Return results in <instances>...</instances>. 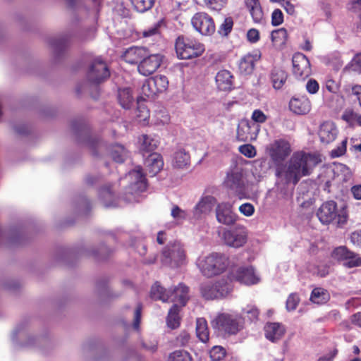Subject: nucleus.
Segmentation results:
<instances>
[{
  "mask_svg": "<svg viewBox=\"0 0 361 361\" xmlns=\"http://www.w3.org/2000/svg\"><path fill=\"white\" fill-rule=\"evenodd\" d=\"M322 162L319 154L303 151L295 152L289 159L283 175L286 183L297 185L303 176H310L313 169Z\"/></svg>",
  "mask_w": 361,
  "mask_h": 361,
  "instance_id": "obj_1",
  "label": "nucleus"
},
{
  "mask_svg": "<svg viewBox=\"0 0 361 361\" xmlns=\"http://www.w3.org/2000/svg\"><path fill=\"white\" fill-rule=\"evenodd\" d=\"M175 50L179 59L197 58L204 52V45L195 37L179 35L175 41Z\"/></svg>",
  "mask_w": 361,
  "mask_h": 361,
  "instance_id": "obj_2",
  "label": "nucleus"
},
{
  "mask_svg": "<svg viewBox=\"0 0 361 361\" xmlns=\"http://www.w3.org/2000/svg\"><path fill=\"white\" fill-rule=\"evenodd\" d=\"M211 324L214 329L224 335H235L243 329L244 319L238 314L221 313Z\"/></svg>",
  "mask_w": 361,
  "mask_h": 361,
  "instance_id": "obj_3",
  "label": "nucleus"
},
{
  "mask_svg": "<svg viewBox=\"0 0 361 361\" xmlns=\"http://www.w3.org/2000/svg\"><path fill=\"white\" fill-rule=\"evenodd\" d=\"M317 216L319 220L323 224H329L334 220H336V224L338 227L345 225L348 221V212L343 209L338 212L337 204L333 200L324 202L317 212Z\"/></svg>",
  "mask_w": 361,
  "mask_h": 361,
  "instance_id": "obj_4",
  "label": "nucleus"
},
{
  "mask_svg": "<svg viewBox=\"0 0 361 361\" xmlns=\"http://www.w3.org/2000/svg\"><path fill=\"white\" fill-rule=\"evenodd\" d=\"M228 264V257L220 253H212L204 259H199L197 265L207 277H212L223 273Z\"/></svg>",
  "mask_w": 361,
  "mask_h": 361,
  "instance_id": "obj_5",
  "label": "nucleus"
},
{
  "mask_svg": "<svg viewBox=\"0 0 361 361\" xmlns=\"http://www.w3.org/2000/svg\"><path fill=\"white\" fill-rule=\"evenodd\" d=\"M267 152L276 166V176L281 177L283 175V168H284L281 163L292 152L290 142L285 139L275 140L267 147Z\"/></svg>",
  "mask_w": 361,
  "mask_h": 361,
  "instance_id": "obj_6",
  "label": "nucleus"
},
{
  "mask_svg": "<svg viewBox=\"0 0 361 361\" xmlns=\"http://www.w3.org/2000/svg\"><path fill=\"white\" fill-rule=\"evenodd\" d=\"M185 250L180 242L168 244L161 252V262L164 266L178 267L185 264Z\"/></svg>",
  "mask_w": 361,
  "mask_h": 361,
  "instance_id": "obj_7",
  "label": "nucleus"
},
{
  "mask_svg": "<svg viewBox=\"0 0 361 361\" xmlns=\"http://www.w3.org/2000/svg\"><path fill=\"white\" fill-rule=\"evenodd\" d=\"M230 284L224 279L215 281H207L202 282L200 291L205 300H214L226 296L231 291Z\"/></svg>",
  "mask_w": 361,
  "mask_h": 361,
  "instance_id": "obj_8",
  "label": "nucleus"
},
{
  "mask_svg": "<svg viewBox=\"0 0 361 361\" xmlns=\"http://www.w3.org/2000/svg\"><path fill=\"white\" fill-rule=\"evenodd\" d=\"M193 28L204 36H212L216 31L213 18L205 12H197L191 18Z\"/></svg>",
  "mask_w": 361,
  "mask_h": 361,
  "instance_id": "obj_9",
  "label": "nucleus"
},
{
  "mask_svg": "<svg viewBox=\"0 0 361 361\" xmlns=\"http://www.w3.org/2000/svg\"><path fill=\"white\" fill-rule=\"evenodd\" d=\"M231 280L235 281L240 284L252 286L257 284L260 278L255 273L252 266H242L232 270L230 274Z\"/></svg>",
  "mask_w": 361,
  "mask_h": 361,
  "instance_id": "obj_10",
  "label": "nucleus"
},
{
  "mask_svg": "<svg viewBox=\"0 0 361 361\" xmlns=\"http://www.w3.org/2000/svg\"><path fill=\"white\" fill-rule=\"evenodd\" d=\"M110 76V71L105 61L96 59L92 63L87 73V79L92 84L99 85Z\"/></svg>",
  "mask_w": 361,
  "mask_h": 361,
  "instance_id": "obj_11",
  "label": "nucleus"
},
{
  "mask_svg": "<svg viewBox=\"0 0 361 361\" xmlns=\"http://www.w3.org/2000/svg\"><path fill=\"white\" fill-rule=\"evenodd\" d=\"M169 86V80L166 76L157 75L149 78L143 84L142 91L147 97H152L158 93L165 92Z\"/></svg>",
  "mask_w": 361,
  "mask_h": 361,
  "instance_id": "obj_12",
  "label": "nucleus"
},
{
  "mask_svg": "<svg viewBox=\"0 0 361 361\" xmlns=\"http://www.w3.org/2000/svg\"><path fill=\"white\" fill-rule=\"evenodd\" d=\"M293 74L299 80H305L312 73L311 65L308 58L298 52L293 56Z\"/></svg>",
  "mask_w": 361,
  "mask_h": 361,
  "instance_id": "obj_13",
  "label": "nucleus"
},
{
  "mask_svg": "<svg viewBox=\"0 0 361 361\" xmlns=\"http://www.w3.org/2000/svg\"><path fill=\"white\" fill-rule=\"evenodd\" d=\"M216 218L219 223L226 226H233L238 219L233 211V206L228 202L219 203L215 209Z\"/></svg>",
  "mask_w": 361,
  "mask_h": 361,
  "instance_id": "obj_14",
  "label": "nucleus"
},
{
  "mask_svg": "<svg viewBox=\"0 0 361 361\" xmlns=\"http://www.w3.org/2000/svg\"><path fill=\"white\" fill-rule=\"evenodd\" d=\"M162 56L161 54H147L137 65L138 72L145 76L154 73L161 66Z\"/></svg>",
  "mask_w": 361,
  "mask_h": 361,
  "instance_id": "obj_15",
  "label": "nucleus"
},
{
  "mask_svg": "<svg viewBox=\"0 0 361 361\" xmlns=\"http://www.w3.org/2000/svg\"><path fill=\"white\" fill-rule=\"evenodd\" d=\"M290 111L297 115L307 114L312 107L311 102L306 96L293 97L288 104Z\"/></svg>",
  "mask_w": 361,
  "mask_h": 361,
  "instance_id": "obj_16",
  "label": "nucleus"
},
{
  "mask_svg": "<svg viewBox=\"0 0 361 361\" xmlns=\"http://www.w3.org/2000/svg\"><path fill=\"white\" fill-rule=\"evenodd\" d=\"M223 239L227 245L238 248L246 243L247 234L245 231L226 230L223 233Z\"/></svg>",
  "mask_w": 361,
  "mask_h": 361,
  "instance_id": "obj_17",
  "label": "nucleus"
},
{
  "mask_svg": "<svg viewBox=\"0 0 361 361\" xmlns=\"http://www.w3.org/2000/svg\"><path fill=\"white\" fill-rule=\"evenodd\" d=\"M225 188L240 193L244 190L245 183L243 179V173L239 171H231L228 172L224 181Z\"/></svg>",
  "mask_w": 361,
  "mask_h": 361,
  "instance_id": "obj_18",
  "label": "nucleus"
},
{
  "mask_svg": "<svg viewBox=\"0 0 361 361\" xmlns=\"http://www.w3.org/2000/svg\"><path fill=\"white\" fill-rule=\"evenodd\" d=\"M189 288L183 283H179L173 290H169V301L184 307L189 299Z\"/></svg>",
  "mask_w": 361,
  "mask_h": 361,
  "instance_id": "obj_19",
  "label": "nucleus"
},
{
  "mask_svg": "<svg viewBox=\"0 0 361 361\" xmlns=\"http://www.w3.org/2000/svg\"><path fill=\"white\" fill-rule=\"evenodd\" d=\"M147 54H148V50L146 48L131 47L124 51L121 58L129 64H138Z\"/></svg>",
  "mask_w": 361,
  "mask_h": 361,
  "instance_id": "obj_20",
  "label": "nucleus"
},
{
  "mask_svg": "<svg viewBox=\"0 0 361 361\" xmlns=\"http://www.w3.org/2000/svg\"><path fill=\"white\" fill-rule=\"evenodd\" d=\"M261 57V54L259 52L255 54H247L245 55L240 60L238 64V68L241 73L245 75L251 74L255 66L256 62H257Z\"/></svg>",
  "mask_w": 361,
  "mask_h": 361,
  "instance_id": "obj_21",
  "label": "nucleus"
},
{
  "mask_svg": "<svg viewBox=\"0 0 361 361\" xmlns=\"http://www.w3.org/2000/svg\"><path fill=\"white\" fill-rule=\"evenodd\" d=\"M284 326L278 322H269L264 326L265 337L271 342H276L285 334Z\"/></svg>",
  "mask_w": 361,
  "mask_h": 361,
  "instance_id": "obj_22",
  "label": "nucleus"
},
{
  "mask_svg": "<svg viewBox=\"0 0 361 361\" xmlns=\"http://www.w3.org/2000/svg\"><path fill=\"white\" fill-rule=\"evenodd\" d=\"M337 133L338 130L333 123L325 122L320 126L319 137L322 143L329 144L334 141Z\"/></svg>",
  "mask_w": 361,
  "mask_h": 361,
  "instance_id": "obj_23",
  "label": "nucleus"
},
{
  "mask_svg": "<svg viewBox=\"0 0 361 361\" xmlns=\"http://www.w3.org/2000/svg\"><path fill=\"white\" fill-rule=\"evenodd\" d=\"M145 164L149 175L154 176L163 168L164 161L162 157L157 153H151L146 159Z\"/></svg>",
  "mask_w": 361,
  "mask_h": 361,
  "instance_id": "obj_24",
  "label": "nucleus"
},
{
  "mask_svg": "<svg viewBox=\"0 0 361 361\" xmlns=\"http://www.w3.org/2000/svg\"><path fill=\"white\" fill-rule=\"evenodd\" d=\"M216 84L221 91H230L233 85V76L227 70L219 71L215 78Z\"/></svg>",
  "mask_w": 361,
  "mask_h": 361,
  "instance_id": "obj_25",
  "label": "nucleus"
},
{
  "mask_svg": "<svg viewBox=\"0 0 361 361\" xmlns=\"http://www.w3.org/2000/svg\"><path fill=\"white\" fill-rule=\"evenodd\" d=\"M288 73L280 67H274L270 73V80L275 90H280L286 83Z\"/></svg>",
  "mask_w": 361,
  "mask_h": 361,
  "instance_id": "obj_26",
  "label": "nucleus"
},
{
  "mask_svg": "<svg viewBox=\"0 0 361 361\" xmlns=\"http://www.w3.org/2000/svg\"><path fill=\"white\" fill-rule=\"evenodd\" d=\"M247 8L256 23H261L264 19V13L259 0H245Z\"/></svg>",
  "mask_w": 361,
  "mask_h": 361,
  "instance_id": "obj_27",
  "label": "nucleus"
},
{
  "mask_svg": "<svg viewBox=\"0 0 361 361\" xmlns=\"http://www.w3.org/2000/svg\"><path fill=\"white\" fill-rule=\"evenodd\" d=\"M140 150L145 156V153H150L154 151L158 145V141L147 135H142L139 137Z\"/></svg>",
  "mask_w": 361,
  "mask_h": 361,
  "instance_id": "obj_28",
  "label": "nucleus"
},
{
  "mask_svg": "<svg viewBox=\"0 0 361 361\" xmlns=\"http://www.w3.org/2000/svg\"><path fill=\"white\" fill-rule=\"evenodd\" d=\"M118 100L120 105L126 109H129L133 103V97L130 88L125 87L119 89L118 92Z\"/></svg>",
  "mask_w": 361,
  "mask_h": 361,
  "instance_id": "obj_29",
  "label": "nucleus"
},
{
  "mask_svg": "<svg viewBox=\"0 0 361 361\" xmlns=\"http://www.w3.org/2000/svg\"><path fill=\"white\" fill-rule=\"evenodd\" d=\"M213 200H214V198L212 197H203L195 206L194 215L197 217H200L202 214L209 213L212 209Z\"/></svg>",
  "mask_w": 361,
  "mask_h": 361,
  "instance_id": "obj_30",
  "label": "nucleus"
},
{
  "mask_svg": "<svg viewBox=\"0 0 361 361\" xmlns=\"http://www.w3.org/2000/svg\"><path fill=\"white\" fill-rule=\"evenodd\" d=\"M190 161V156L189 153L183 149H180L174 153L173 165L176 168L182 169L188 165Z\"/></svg>",
  "mask_w": 361,
  "mask_h": 361,
  "instance_id": "obj_31",
  "label": "nucleus"
},
{
  "mask_svg": "<svg viewBox=\"0 0 361 361\" xmlns=\"http://www.w3.org/2000/svg\"><path fill=\"white\" fill-rule=\"evenodd\" d=\"M196 334L202 343H207L209 339V331L207 322L204 318H198L196 322Z\"/></svg>",
  "mask_w": 361,
  "mask_h": 361,
  "instance_id": "obj_32",
  "label": "nucleus"
},
{
  "mask_svg": "<svg viewBox=\"0 0 361 361\" xmlns=\"http://www.w3.org/2000/svg\"><path fill=\"white\" fill-rule=\"evenodd\" d=\"M180 307L178 304H173L169 310L166 322L169 327L171 329H176L180 325V318L179 317V312Z\"/></svg>",
  "mask_w": 361,
  "mask_h": 361,
  "instance_id": "obj_33",
  "label": "nucleus"
},
{
  "mask_svg": "<svg viewBox=\"0 0 361 361\" xmlns=\"http://www.w3.org/2000/svg\"><path fill=\"white\" fill-rule=\"evenodd\" d=\"M150 297L155 300L169 301V290L161 286L159 282H156L151 288Z\"/></svg>",
  "mask_w": 361,
  "mask_h": 361,
  "instance_id": "obj_34",
  "label": "nucleus"
},
{
  "mask_svg": "<svg viewBox=\"0 0 361 361\" xmlns=\"http://www.w3.org/2000/svg\"><path fill=\"white\" fill-rule=\"evenodd\" d=\"M330 298L328 291L322 288H315L312 290L310 300L317 304H324Z\"/></svg>",
  "mask_w": 361,
  "mask_h": 361,
  "instance_id": "obj_35",
  "label": "nucleus"
},
{
  "mask_svg": "<svg viewBox=\"0 0 361 361\" xmlns=\"http://www.w3.org/2000/svg\"><path fill=\"white\" fill-rule=\"evenodd\" d=\"M127 155V151L123 145H114L111 149V156L114 161L118 163H123Z\"/></svg>",
  "mask_w": 361,
  "mask_h": 361,
  "instance_id": "obj_36",
  "label": "nucleus"
},
{
  "mask_svg": "<svg viewBox=\"0 0 361 361\" xmlns=\"http://www.w3.org/2000/svg\"><path fill=\"white\" fill-rule=\"evenodd\" d=\"M349 254H350V250L346 246H338L333 250L331 256L334 260L343 263Z\"/></svg>",
  "mask_w": 361,
  "mask_h": 361,
  "instance_id": "obj_37",
  "label": "nucleus"
},
{
  "mask_svg": "<svg viewBox=\"0 0 361 361\" xmlns=\"http://www.w3.org/2000/svg\"><path fill=\"white\" fill-rule=\"evenodd\" d=\"M343 266L348 269L361 267V257L359 254L350 250V254L347 255Z\"/></svg>",
  "mask_w": 361,
  "mask_h": 361,
  "instance_id": "obj_38",
  "label": "nucleus"
},
{
  "mask_svg": "<svg viewBox=\"0 0 361 361\" xmlns=\"http://www.w3.org/2000/svg\"><path fill=\"white\" fill-rule=\"evenodd\" d=\"M130 1L137 11L144 13L153 7L155 0H130Z\"/></svg>",
  "mask_w": 361,
  "mask_h": 361,
  "instance_id": "obj_39",
  "label": "nucleus"
},
{
  "mask_svg": "<svg viewBox=\"0 0 361 361\" xmlns=\"http://www.w3.org/2000/svg\"><path fill=\"white\" fill-rule=\"evenodd\" d=\"M233 20L231 17L225 18L219 27L217 31L219 35L221 37H228L233 30Z\"/></svg>",
  "mask_w": 361,
  "mask_h": 361,
  "instance_id": "obj_40",
  "label": "nucleus"
},
{
  "mask_svg": "<svg viewBox=\"0 0 361 361\" xmlns=\"http://www.w3.org/2000/svg\"><path fill=\"white\" fill-rule=\"evenodd\" d=\"M169 361H192V358L188 351L177 350L170 354Z\"/></svg>",
  "mask_w": 361,
  "mask_h": 361,
  "instance_id": "obj_41",
  "label": "nucleus"
},
{
  "mask_svg": "<svg viewBox=\"0 0 361 361\" xmlns=\"http://www.w3.org/2000/svg\"><path fill=\"white\" fill-rule=\"evenodd\" d=\"M136 179V184H140L142 190L147 189V179L145 175L142 173L141 166H137L135 169L130 173Z\"/></svg>",
  "mask_w": 361,
  "mask_h": 361,
  "instance_id": "obj_42",
  "label": "nucleus"
},
{
  "mask_svg": "<svg viewBox=\"0 0 361 361\" xmlns=\"http://www.w3.org/2000/svg\"><path fill=\"white\" fill-rule=\"evenodd\" d=\"M209 354L213 361H219L226 356V351L222 346L216 345L210 350Z\"/></svg>",
  "mask_w": 361,
  "mask_h": 361,
  "instance_id": "obj_43",
  "label": "nucleus"
},
{
  "mask_svg": "<svg viewBox=\"0 0 361 361\" xmlns=\"http://www.w3.org/2000/svg\"><path fill=\"white\" fill-rule=\"evenodd\" d=\"M207 7L210 10L220 11L227 4V0H204Z\"/></svg>",
  "mask_w": 361,
  "mask_h": 361,
  "instance_id": "obj_44",
  "label": "nucleus"
},
{
  "mask_svg": "<svg viewBox=\"0 0 361 361\" xmlns=\"http://www.w3.org/2000/svg\"><path fill=\"white\" fill-rule=\"evenodd\" d=\"M345 92L348 97H355L361 106V85H354L345 88Z\"/></svg>",
  "mask_w": 361,
  "mask_h": 361,
  "instance_id": "obj_45",
  "label": "nucleus"
},
{
  "mask_svg": "<svg viewBox=\"0 0 361 361\" xmlns=\"http://www.w3.org/2000/svg\"><path fill=\"white\" fill-rule=\"evenodd\" d=\"M136 116L141 121H146L149 117V111L148 110L146 105L143 103H140L137 100V106L136 109Z\"/></svg>",
  "mask_w": 361,
  "mask_h": 361,
  "instance_id": "obj_46",
  "label": "nucleus"
},
{
  "mask_svg": "<svg viewBox=\"0 0 361 361\" xmlns=\"http://www.w3.org/2000/svg\"><path fill=\"white\" fill-rule=\"evenodd\" d=\"M347 138L344 139L341 143L337 146L336 148L332 149L330 152V156L331 158H336L344 155L347 150Z\"/></svg>",
  "mask_w": 361,
  "mask_h": 361,
  "instance_id": "obj_47",
  "label": "nucleus"
},
{
  "mask_svg": "<svg viewBox=\"0 0 361 361\" xmlns=\"http://www.w3.org/2000/svg\"><path fill=\"white\" fill-rule=\"evenodd\" d=\"M341 118L350 124L353 123L355 121H357L360 123L361 116L354 112L352 109H346L342 114Z\"/></svg>",
  "mask_w": 361,
  "mask_h": 361,
  "instance_id": "obj_48",
  "label": "nucleus"
},
{
  "mask_svg": "<svg viewBox=\"0 0 361 361\" xmlns=\"http://www.w3.org/2000/svg\"><path fill=\"white\" fill-rule=\"evenodd\" d=\"M239 151L242 154L248 158H253L257 154L255 147L250 144L241 145L239 147Z\"/></svg>",
  "mask_w": 361,
  "mask_h": 361,
  "instance_id": "obj_49",
  "label": "nucleus"
},
{
  "mask_svg": "<svg viewBox=\"0 0 361 361\" xmlns=\"http://www.w3.org/2000/svg\"><path fill=\"white\" fill-rule=\"evenodd\" d=\"M300 302V298L296 293H291L286 300V308L288 311L295 310Z\"/></svg>",
  "mask_w": 361,
  "mask_h": 361,
  "instance_id": "obj_50",
  "label": "nucleus"
},
{
  "mask_svg": "<svg viewBox=\"0 0 361 361\" xmlns=\"http://www.w3.org/2000/svg\"><path fill=\"white\" fill-rule=\"evenodd\" d=\"M243 313L246 315L251 322H253L257 320L259 311L255 306H247L246 308L243 309Z\"/></svg>",
  "mask_w": 361,
  "mask_h": 361,
  "instance_id": "obj_51",
  "label": "nucleus"
},
{
  "mask_svg": "<svg viewBox=\"0 0 361 361\" xmlns=\"http://www.w3.org/2000/svg\"><path fill=\"white\" fill-rule=\"evenodd\" d=\"M287 32L285 28H281L274 30L271 34V38L273 42H283L286 37Z\"/></svg>",
  "mask_w": 361,
  "mask_h": 361,
  "instance_id": "obj_52",
  "label": "nucleus"
},
{
  "mask_svg": "<svg viewBox=\"0 0 361 361\" xmlns=\"http://www.w3.org/2000/svg\"><path fill=\"white\" fill-rule=\"evenodd\" d=\"M283 23V14L279 8L274 9L271 13V25L278 26Z\"/></svg>",
  "mask_w": 361,
  "mask_h": 361,
  "instance_id": "obj_53",
  "label": "nucleus"
},
{
  "mask_svg": "<svg viewBox=\"0 0 361 361\" xmlns=\"http://www.w3.org/2000/svg\"><path fill=\"white\" fill-rule=\"evenodd\" d=\"M348 9L361 18V0H352L348 4Z\"/></svg>",
  "mask_w": 361,
  "mask_h": 361,
  "instance_id": "obj_54",
  "label": "nucleus"
},
{
  "mask_svg": "<svg viewBox=\"0 0 361 361\" xmlns=\"http://www.w3.org/2000/svg\"><path fill=\"white\" fill-rule=\"evenodd\" d=\"M350 68L357 73H361V52L357 53L350 63Z\"/></svg>",
  "mask_w": 361,
  "mask_h": 361,
  "instance_id": "obj_55",
  "label": "nucleus"
},
{
  "mask_svg": "<svg viewBox=\"0 0 361 361\" xmlns=\"http://www.w3.org/2000/svg\"><path fill=\"white\" fill-rule=\"evenodd\" d=\"M190 340L189 333L183 331L176 337V344L180 346H186Z\"/></svg>",
  "mask_w": 361,
  "mask_h": 361,
  "instance_id": "obj_56",
  "label": "nucleus"
},
{
  "mask_svg": "<svg viewBox=\"0 0 361 361\" xmlns=\"http://www.w3.org/2000/svg\"><path fill=\"white\" fill-rule=\"evenodd\" d=\"M50 44L55 51H59L66 47L67 41L63 38L55 39L50 41Z\"/></svg>",
  "mask_w": 361,
  "mask_h": 361,
  "instance_id": "obj_57",
  "label": "nucleus"
},
{
  "mask_svg": "<svg viewBox=\"0 0 361 361\" xmlns=\"http://www.w3.org/2000/svg\"><path fill=\"white\" fill-rule=\"evenodd\" d=\"M251 118L255 122L259 123H264L267 119V116L260 109H255L252 112Z\"/></svg>",
  "mask_w": 361,
  "mask_h": 361,
  "instance_id": "obj_58",
  "label": "nucleus"
},
{
  "mask_svg": "<svg viewBox=\"0 0 361 361\" xmlns=\"http://www.w3.org/2000/svg\"><path fill=\"white\" fill-rule=\"evenodd\" d=\"M239 211L245 216H250L255 212V207L250 203H244L239 207Z\"/></svg>",
  "mask_w": 361,
  "mask_h": 361,
  "instance_id": "obj_59",
  "label": "nucleus"
},
{
  "mask_svg": "<svg viewBox=\"0 0 361 361\" xmlns=\"http://www.w3.org/2000/svg\"><path fill=\"white\" fill-rule=\"evenodd\" d=\"M171 216L175 219H185L186 218L185 211L181 209L178 205H174L171 209Z\"/></svg>",
  "mask_w": 361,
  "mask_h": 361,
  "instance_id": "obj_60",
  "label": "nucleus"
},
{
  "mask_svg": "<svg viewBox=\"0 0 361 361\" xmlns=\"http://www.w3.org/2000/svg\"><path fill=\"white\" fill-rule=\"evenodd\" d=\"M259 32L255 28L250 29L247 32V39L250 43H256L259 40Z\"/></svg>",
  "mask_w": 361,
  "mask_h": 361,
  "instance_id": "obj_61",
  "label": "nucleus"
},
{
  "mask_svg": "<svg viewBox=\"0 0 361 361\" xmlns=\"http://www.w3.org/2000/svg\"><path fill=\"white\" fill-rule=\"evenodd\" d=\"M319 88V83L314 79L308 80L306 85V90L310 94H315L318 92Z\"/></svg>",
  "mask_w": 361,
  "mask_h": 361,
  "instance_id": "obj_62",
  "label": "nucleus"
},
{
  "mask_svg": "<svg viewBox=\"0 0 361 361\" xmlns=\"http://www.w3.org/2000/svg\"><path fill=\"white\" fill-rule=\"evenodd\" d=\"M350 241L355 246L361 248V230L351 233Z\"/></svg>",
  "mask_w": 361,
  "mask_h": 361,
  "instance_id": "obj_63",
  "label": "nucleus"
},
{
  "mask_svg": "<svg viewBox=\"0 0 361 361\" xmlns=\"http://www.w3.org/2000/svg\"><path fill=\"white\" fill-rule=\"evenodd\" d=\"M159 24L157 23L154 25L152 27H150L143 31V37H149L155 35H157L159 32Z\"/></svg>",
  "mask_w": 361,
  "mask_h": 361,
  "instance_id": "obj_64",
  "label": "nucleus"
}]
</instances>
